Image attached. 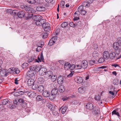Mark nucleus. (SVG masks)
Instances as JSON below:
<instances>
[{"label":"nucleus","instance_id":"nucleus-1","mask_svg":"<svg viewBox=\"0 0 121 121\" xmlns=\"http://www.w3.org/2000/svg\"><path fill=\"white\" fill-rule=\"evenodd\" d=\"M42 27L44 28V30L46 31H48L50 30L51 28L49 24L48 23L43 22L42 26Z\"/></svg>","mask_w":121,"mask_h":121},{"label":"nucleus","instance_id":"nucleus-2","mask_svg":"<svg viewBox=\"0 0 121 121\" xmlns=\"http://www.w3.org/2000/svg\"><path fill=\"white\" fill-rule=\"evenodd\" d=\"M21 7L22 9L26 11H28L29 13L32 12L31 11L32 9L31 8L30 5H21Z\"/></svg>","mask_w":121,"mask_h":121},{"label":"nucleus","instance_id":"nucleus-3","mask_svg":"<svg viewBox=\"0 0 121 121\" xmlns=\"http://www.w3.org/2000/svg\"><path fill=\"white\" fill-rule=\"evenodd\" d=\"M121 44V42L118 40V42H114L113 44V47L116 50L119 48Z\"/></svg>","mask_w":121,"mask_h":121},{"label":"nucleus","instance_id":"nucleus-4","mask_svg":"<svg viewBox=\"0 0 121 121\" xmlns=\"http://www.w3.org/2000/svg\"><path fill=\"white\" fill-rule=\"evenodd\" d=\"M47 71V69L44 68H42L39 69V73L41 76L45 74Z\"/></svg>","mask_w":121,"mask_h":121},{"label":"nucleus","instance_id":"nucleus-5","mask_svg":"<svg viewBox=\"0 0 121 121\" xmlns=\"http://www.w3.org/2000/svg\"><path fill=\"white\" fill-rule=\"evenodd\" d=\"M42 17L40 15H34L33 16L32 19L35 22L39 20H40V19H42Z\"/></svg>","mask_w":121,"mask_h":121},{"label":"nucleus","instance_id":"nucleus-6","mask_svg":"<svg viewBox=\"0 0 121 121\" xmlns=\"http://www.w3.org/2000/svg\"><path fill=\"white\" fill-rule=\"evenodd\" d=\"M64 78L63 77L61 76H59L57 79L58 83L60 84H63L64 82Z\"/></svg>","mask_w":121,"mask_h":121},{"label":"nucleus","instance_id":"nucleus-7","mask_svg":"<svg viewBox=\"0 0 121 121\" xmlns=\"http://www.w3.org/2000/svg\"><path fill=\"white\" fill-rule=\"evenodd\" d=\"M45 19H40L35 22L36 25L37 26L43 25V22H45Z\"/></svg>","mask_w":121,"mask_h":121},{"label":"nucleus","instance_id":"nucleus-8","mask_svg":"<svg viewBox=\"0 0 121 121\" xmlns=\"http://www.w3.org/2000/svg\"><path fill=\"white\" fill-rule=\"evenodd\" d=\"M79 13L78 11H76L73 14V16L74 18H73V20L74 21H77L79 19Z\"/></svg>","mask_w":121,"mask_h":121},{"label":"nucleus","instance_id":"nucleus-9","mask_svg":"<svg viewBox=\"0 0 121 121\" xmlns=\"http://www.w3.org/2000/svg\"><path fill=\"white\" fill-rule=\"evenodd\" d=\"M74 80L75 82L79 83H81L83 81L82 78L79 76H77L75 77Z\"/></svg>","mask_w":121,"mask_h":121},{"label":"nucleus","instance_id":"nucleus-10","mask_svg":"<svg viewBox=\"0 0 121 121\" xmlns=\"http://www.w3.org/2000/svg\"><path fill=\"white\" fill-rule=\"evenodd\" d=\"M25 14V12L24 11H22L18 12L17 15L19 18H22L24 16Z\"/></svg>","mask_w":121,"mask_h":121},{"label":"nucleus","instance_id":"nucleus-11","mask_svg":"<svg viewBox=\"0 0 121 121\" xmlns=\"http://www.w3.org/2000/svg\"><path fill=\"white\" fill-rule=\"evenodd\" d=\"M47 106L50 110H53L55 108V105L52 103H48L47 104Z\"/></svg>","mask_w":121,"mask_h":121},{"label":"nucleus","instance_id":"nucleus-12","mask_svg":"<svg viewBox=\"0 0 121 121\" xmlns=\"http://www.w3.org/2000/svg\"><path fill=\"white\" fill-rule=\"evenodd\" d=\"M82 68L85 69L87 68L88 66V62L86 60L82 61L81 64Z\"/></svg>","mask_w":121,"mask_h":121},{"label":"nucleus","instance_id":"nucleus-13","mask_svg":"<svg viewBox=\"0 0 121 121\" xmlns=\"http://www.w3.org/2000/svg\"><path fill=\"white\" fill-rule=\"evenodd\" d=\"M103 54V57L104 59H108L109 58V53L108 51H104V52Z\"/></svg>","mask_w":121,"mask_h":121},{"label":"nucleus","instance_id":"nucleus-14","mask_svg":"<svg viewBox=\"0 0 121 121\" xmlns=\"http://www.w3.org/2000/svg\"><path fill=\"white\" fill-rule=\"evenodd\" d=\"M58 90L61 93H63L65 91V88L64 86L61 85L58 88Z\"/></svg>","mask_w":121,"mask_h":121},{"label":"nucleus","instance_id":"nucleus-15","mask_svg":"<svg viewBox=\"0 0 121 121\" xmlns=\"http://www.w3.org/2000/svg\"><path fill=\"white\" fill-rule=\"evenodd\" d=\"M109 58L111 59H113L116 58V55L115 53L113 52H111L109 54Z\"/></svg>","mask_w":121,"mask_h":121},{"label":"nucleus","instance_id":"nucleus-16","mask_svg":"<svg viewBox=\"0 0 121 121\" xmlns=\"http://www.w3.org/2000/svg\"><path fill=\"white\" fill-rule=\"evenodd\" d=\"M24 92L22 91H20L19 90H18L17 92L14 93V95L15 96H19L20 95L23 94Z\"/></svg>","mask_w":121,"mask_h":121},{"label":"nucleus","instance_id":"nucleus-17","mask_svg":"<svg viewBox=\"0 0 121 121\" xmlns=\"http://www.w3.org/2000/svg\"><path fill=\"white\" fill-rule=\"evenodd\" d=\"M58 92L57 88L55 87L52 89L51 92V94L52 95H55L57 94Z\"/></svg>","mask_w":121,"mask_h":121},{"label":"nucleus","instance_id":"nucleus-18","mask_svg":"<svg viewBox=\"0 0 121 121\" xmlns=\"http://www.w3.org/2000/svg\"><path fill=\"white\" fill-rule=\"evenodd\" d=\"M86 107L87 109H92L93 108V104L91 103H87L86 105Z\"/></svg>","mask_w":121,"mask_h":121},{"label":"nucleus","instance_id":"nucleus-19","mask_svg":"<svg viewBox=\"0 0 121 121\" xmlns=\"http://www.w3.org/2000/svg\"><path fill=\"white\" fill-rule=\"evenodd\" d=\"M35 82L34 80L32 79H29L27 82V83L28 85L31 86Z\"/></svg>","mask_w":121,"mask_h":121},{"label":"nucleus","instance_id":"nucleus-20","mask_svg":"<svg viewBox=\"0 0 121 121\" xmlns=\"http://www.w3.org/2000/svg\"><path fill=\"white\" fill-rule=\"evenodd\" d=\"M31 98L34 97L36 95V93L32 91L29 92L27 94Z\"/></svg>","mask_w":121,"mask_h":121},{"label":"nucleus","instance_id":"nucleus-21","mask_svg":"<svg viewBox=\"0 0 121 121\" xmlns=\"http://www.w3.org/2000/svg\"><path fill=\"white\" fill-rule=\"evenodd\" d=\"M50 95V92L47 91H43L42 95L44 97H48Z\"/></svg>","mask_w":121,"mask_h":121},{"label":"nucleus","instance_id":"nucleus-22","mask_svg":"<svg viewBox=\"0 0 121 121\" xmlns=\"http://www.w3.org/2000/svg\"><path fill=\"white\" fill-rule=\"evenodd\" d=\"M34 72H32L29 70L28 71L27 73V75L28 76L30 77H31L34 75Z\"/></svg>","mask_w":121,"mask_h":121},{"label":"nucleus","instance_id":"nucleus-23","mask_svg":"<svg viewBox=\"0 0 121 121\" xmlns=\"http://www.w3.org/2000/svg\"><path fill=\"white\" fill-rule=\"evenodd\" d=\"M8 11L11 14L14 15L17 14L18 12L16 10H12L9 9L8 10Z\"/></svg>","mask_w":121,"mask_h":121},{"label":"nucleus","instance_id":"nucleus-24","mask_svg":"<svg viewBox=\"0 0 121 121\" xmlns=\"http://www.w3.org/2000/svg\"><path fill=\"white\" fill-rule=\"evenodd\" d=\"M85 90V88L84 87L82 86L79 87L78 89V92L80 93L84 92Z\"/></svg>","mask_w":121,"mask_h":121},{"label":"nucleus","instance_id":"nucleus-25","mask_svg":"<svg viewBox=\"0 0 121 121\" xmlns=\"http://www.w3.org/2000/svg\"><path fill=\"white\" fill-rule=\"evenodd\" d=\"M36 9L37 11H43L45 10V8L44 7L39 6Z\"/></svg>","mask_w":121,"mask_h":121},{"label":"nucleus","instance_id":"nucleus-26","mask_svg":"<svg viewBox=\"0 0 121 121\" xmlns=\"http://www.w3.org/2000/svg\"><path fill=\"white\" fill-rule=\"evenodd\" d=\"M44 90V86L43 85H40L38 87V91L40 92H42Z\"/></svg>","mask_w":121,"mask_h":121},{"label":"nucleus","instance_id":"nucleus-27","mask_svg":"<svg viewBox=\"0 0 121 121\" xmlns=\"http://www.w3.org/2000/svg\"><path fill=\"white\" fill-rule=\"evenodd\" d=\"M53 73L51 71H49L46 72L45 75L47 77H50L52 75Z\"/></svg>","mask_w":121,"mask_h":121},{"label":"nucleus","instance_id":"nucleus-28","mask_svg":"<svg viewBox=\"0 0 121 121\" xmlns=\"http://www.w3.org/2000/svg\"><path fill=\"white\" fill-rule=\"evenodd\" d=\"M62 108L61 110V112L62 114H64L66 111L67 110V108L66 107L63 106L60 109V110L61 108Z\"/></svg>","mask_w":121,"mask_h":121},{"label":"nucleus","instance_id":"nucleus-29","mask_svg":"<svg viewBox=\"0 0 121 121\" xmlns=\"http://www.w3.org/2000/svg\"><path fill=\"white\" fill-rule=\"evenodd\" d=\"M92 56L94 58H96L98 57L99 56V54L98 52L96 51H94L92 53Z\"/></svg>","mask_w":121,"mask_h":121},{"label":"nucleus","instance_id":"nucleus-30","mask_svg":"<svg viewBox=\"0 0 121 121\" xmlns=\"http://www.w3.org/2000/svg\"><path fill=\"white\" fill-rule=\"evenodd\" d=\"M0 72L3 76H7L8 74V73H7V71L5 69L2 70Z\"/></svg>","mask_w":121,"mask_h":121},{"label":"nucleus","instance_id":"nucleus-31","mask_svg":"<svg viewBox=\"0 0 121 121\" xmlns=\"http://www.w3.org/2000/svg\"><path fill=\"white\" fill-rule=\"evenodd\" d=\"M9 102L8 99H3L2 100V103L3 105H5Z\"/></svg>","mask_w":121,"mask_h":121},{"label":"nucleus","instance_id":"nucleus-32","mask_svg":"<svg viewBox=\"0 0 121 121\" xmlns=\"http://www.w3.org/2000/svg\"><path fill=\"white\" fill-rule=\"evenodd\" d=\"M71 65V64L68 62H67L65 63L64 65V68L65 69H69L70 66Z\"/></svg>","mask_w":121,"mask_h":121},{"label":"nucleus","instance_id":"nucleus-33","mask_svg":"<svg viewBox=\"0 0 121 121\" xmlns=\"http://www.w3.org/2000/svg\"><path fill=\"white\" fill-rule=\"evenodd\" d=\"M57 78V77L56 75H52L51 77V81L53 82L56 80Z\"/></svg>","mask_w":121,"mask_h":121},{"label":"nucleus","instance_id":"nucleus-34","mask_svg":"<svg viewBox=\"0 0 121 121\" xmlns=\"http://www.w3.org/2000/svg\"><path fill=\"white\" fill-rule=\"evenodd\" d=\"M82 6L84 7H89L90 5L89 4H88L86 1H84L82 3Z\"/></svg>","mask_w":121,"mask_h":121},{"label":"nucleus","instance_id":"nucleus-35","mask_svg":"<svg viewBox=\"0 0 121 121\" xmlns=\"http://www.w3.org/2000/svg\"><path fill=\"white\" fill-rule=\"evenodd\" d=\"M68 22H65L63 23L61 25L62 27L64 28L68 25Z\"/></svg>","mask_w":121,"mask_h":121},{"label":"nucleus","instance_id":"nucleus-36","mask_svg":"<svg viewBox=\"0 0 121 121\" xmlns=\"http://www.w3.org/2000/svg\"><path fill=\"white\" fill-rule=\"evenodd\" d=\"M94 99L96 100H100L101 99L100 95H96L94 97Z\"/></svg>","mask_w":121,"mask_h":121},{"label":"nucleus","instance_id":"nucleus-37","mask_svg":"<svg viewBox=\"0 0 121 121\" xmlns=\"http://www.w3.org/2000/svg\"><path fill=\"white\" fill-rule=\"evenodd\" d=\"M83 6H79L78 8V12L79 13H80V12L83 10Z\"/></svg>","mask_w":121,"mask_h":121},{"label":"nucleus","instance_id":"nucleus-38","mask_svg":"<svg viewBox=\"0 0 121 121\" xmlns=\"http://www.w3.org/2000/svg\"><path fill=\"white\" fill-rule=\"evenodd\" d=\"M35 66H32L30 67V70L32 72H35Z\"/></svg>","mask_w":121,"mask_h":121},{"label":"nucleus","instance_id":"nucleus-39","mask_svg":"<svg viewBox=\"0 0 121 121\" xmlns=\"http://www.w3.org/2000/svg\"><path fill=\"white\" fill-rule=\"evenodd\" d=\"M38 85L35 84L32 86V88L33 90H35L38 88Z\"/></svg>","mask_w":121,"mask_h":121},{"label":"nucleus","instance_id":"nucleus-40","mask_svg":"<svg viewBox=\"0 0 121 121\" xmlns=\"http://www.w3.org/2000/svg\"><path fill=\"white\" fill-rule=\"evenodd\" d=\"M38 81L40 83L42 84L44 82V79L41 77H40L38 78Z\"/></svg>","mask_w":121,"mask_h":121},{"label":"nucleus","instance_id":"nucleus-41","mask_svg":"<svg viewBox=\"0 0 121 121\" xmlns=\"http://www.w3.org/2000/svg\"><path fill=\"white\" fill-rule=\"evenodd\" d=\"M42 99V97L40 95H38L36 98L37 100L39 101L41 100Z\"/></svg>","mask_w":121,"mask_h":121},{"label":"nucleus","instance_id":"nucleus-42","mask_svg":"<svg viewBox=\"0 0 121 121\" xmlns=\"http://www.w3.org/2000/svg\"><path fill=\"white\" fill-rule=\"evenodd\" d=\"M35 56H32L28 60V61L29 62H32L35 59Z\"/></svg>","mask_w":121,"mask_h":121},{"label":"nucleus","instance_id":"nucleus-43","mask_svg":"<svg viewBox=\"0 0 121 121\" xmlns=\"http://www.w3.org/2000/svg\"><path fill=\"white\" fill-rule=\"evenodd\" d=\"M113 84L114 85H118L119 83V81L117 79H115L113 81Z\"/></svg>","mask_w":121,"mask_h":121},{"label":"nucleus","instance_id":"nucleus-44","mask_svg":"<svg viewBox=\"0 0 121 121\" xmlns=\"http://www.w3.org/2000/svg\"><path fill=\"white\" fill-rule=\"evenodd\" d=\"M34 15L33 14H29L28 13V16L27 17V18L28 19H29L30 18H32L33 19V16Z\"/></svg>","mask_w":121,"mask_h":121},{"label":"nucleus","instance_id":"nucleus-45","mask_svg":"<svg viewBox=\"0 0 121 121\" xmlns=\"http://www.w3.org/2000/svg\"><path fill=\"white\" fill-rule=\"evenodd\" d=\"M103 57H101L99 59L98 62L100 63H102L105 61Z\"/></svg>","mask_w":121,"mask_h":121},{"label":"nucleus","instance_id":"nucleus-46","mask_svg":"<svg viewBox=\"0 0 121 121\" xmlns=\"http://www.w3.org/2000/svg\"><path fill=\"white\" fill-rule=\"evenodd\" d=\"M75 67V65H72L70 66L69 68V69L71 70H73Z\"/></svg>","mask_w":121,"mask_h":121},{"label":"nucleus","instance_id":"nucleus-47","mask_svg":"<svg viewBox=\"0 0 121 121\" xmlns=\"http://www.w3.org/2000/svg\"><path fill=\"white\" fill-rule=\"evenodd\" d=\"M55 43V42H54L53 41H52L51 39L49 42L48 44L49 46H51L53 44Z\"/></svg>","mask_w":121,"mask_h":121},{"label":"nucleus","instance_id":"nucleus-48","mask_svg":"<svg viewBox=\"0 0 121 121\" xmlns=\"http://www.w3.org/2000/svg\"><path fill=\"white\" fill-rule=\"evenodd\" d=\"M112 115L115 114L118 116H119V113L118 112H117L115 110H114L112 112Z\"/></svg>","mask_w":121,"mask_h":121},{"label":"nucleus","instance_id":"nucleus-49","mask_svg":"<svg viewBox=\"0 0 121 121\" xmlns=\"http://www.w3.org/2000/svg\"><path fill=\"white\" fill-rule=\"evenodd\" d=\"M76 68L78 69H81L82 67V65L80 64L77 65H75Z\"/></svg>","mask_w":121,"mask_h":121},{"label":"nucleus","instance_id":"nucleus-50","mask_svg":"<svg viewBox=\"0 0 121 121\" xmlns=\"http://www.w3.org/2000/svg\"><path fill=\"white\" fill-rule=\"evenodd\" d=\"M14 71L15 72L16 74H18L20 72L19 69L17 68H16L13 69Z\"/></svg>","mask_w":121,"mask_h":121},{"label":"nucleus","instance_id":"nucleus-51","mask_svg":"<svg viewBox=\"0 0 121 121\" xmlns=\"http://www.w3.org/2000/svg\"><path fill=\"white\" fill-rule=\"evenodd\" d=\"M69 25L71 27H74L76 26V24H74L73 22H70L69 24Z\"/></svg>","mask_w":121,"mask_h":121},{"label":"nucleus","instance_id":"nucleus-52","mask_svg":"<svg viewBox=\"0 0 121 121\" xmlns=\"http://www.w3.org/2000/svg\"><path fill=\"white\" fill-rule=\"evenodd\" d=\"M28 2L31 4H33L36 2L35 0H27Z\"/></svg>","mask_w":121,"mask_h":121},{"label":"nucleus","instance_id":"nucleus-53","mask_svg":"<svg viewBox=\"0 0 121 121\" xmlns=\"http://www.w3.org/2000/svg\"><path fill=\"white\" fill-rule=\"evenodd\" d=\"M28 65V64L27 63H23L22 65V67L23 68H26Z\"/></svg>","mask_w":121,"mask_h":121},{"label":"nucleus","instance_id":"nucleus-54","mask_svg":"<svg viewBox=\"0 0 121 121\" xmlns=\"http://www.w3.org/2000/svg\"><path fill=\"white\" fill-rule=\"evenodd\" d=\"M115 87L113 86H112L110 88L111 91L114 92L115 93H116V94H117V91H115Z\"/></svg>","mask_w":121,"mask_h":121},{"label":"nucleus","instance_id":"nucleus-55","mask_svg":"<svg viewBox=\"0 0 121 121\" xmlns=\"http://www.w3.org/2000/svg\"><path fill=\"white\" fill-rule=\"evenodd\" d=\"M52 113L53 115L55 116H58L59 115V113L58 112L56 111H53Z\"/></svg>","mask_w":121,"mask_h":121},{"label":"nucleus","instance_id":"nucleus-56","mask_svg":"<svg viewBox=\"0 0 121 121\" xmlns=\"http://www.w3.org/2000/svg\"><path fill=\"white\" fill-rule=\"evenodd\" d=\"M48 34L47 33H44L43 36V38H47L48 36Z\"/></svg>","mask_w":121,"mask_h":121},{"label":"nucleus","instance_id":"nucleus-57","mask_svg":"<svg viewBox=\"0 0 121 121\" xmlns=\"http://www.w3.org/2000/svg\"><path fill=\"white\" fill-rule=\"evenodd\" d=\"M57 39V37L55 36L52 38L51 39L54 42H55L56 41V40Z\"/></svg>","mask_w":121,"mask_h":121},{"label":"nucleus","instance_id":"nucleus-58","mask_svg":"<svg viewBox=\"0 0 121 121\" xmlns=\"http://www.w3.org/2000/svg\"><path fill=\"white\" fill-rule=\"evenodd\" d=\"M13 71L14 70L13 68H10L8 70V72L10 73H13Z\"/></svg>","mask_w":121,"mask_h":121},{"label":"nucleus","instance_id":"nucleus-59","mask_svg":"<svg viewBox=\"0 0 121 121\" xmlns=\"http://www.w3.org/2000/svg\"><path fill=\"white\" fill-rule=\"evenodd\" d=\"M81 14L83 15H85L86 13V12L84 10H82V11L80 12Z\"/></svg>","mask_w":121,"mask_h":121},{"label":"nucleus","instance_id":"nucleus-60","mask_svg":"<svg viewBox=\"0 0 121 121\" xmlns=\"http://www.w3.org/2000/svg\"><path fill=\"white\" fill-rule=\"evenodd\" d=\"M73 73L74 72L73 71L71 72L70 73L67 75V77H72Z\"/></svg>","mask_w":121,"mask_h":121},{"label":"nucleus","instance_id":"nucleus-61","mask_svg":"<svg viewBox=\"0 0 121 121\" xmlns=\"http://www.w3.org/2000/svg\"><path fill=\"white\" fill-rule=\"evenodd\" d=\"M40 69V68H39L37 66H35V73L36 72H39V69Z\"/></svg>","mask_w":121,"mask_h":121},{"label":"nucleus","instance_id":"nucleus-62","mask_svg":"<svg viewBox=\"0 0 121 121\" xmlns=\"http://www.w3.org/2000/svg\"><path fill=\"white\" fill-rule=\"evenodd\" d=\"M41 46L38 47L36 49V51L37 52H39L41 49Z\"/></svg>","mask_w":121,"mask_h":121},{"label":"nucleus","instance_id":"nucleus-63","mask_svg":"<svg viewBox=\"0 0 121 121\" xmlns=\"http://www.w3.org/2000/svg\"><path fill=\"white\" fill-rule=\"evenodd\" d=\"M115 52L116 54V56L119 55L120 53V50L119 49H118L116 50Z\"/></svg>","mask_w":121,"mask_h":121},{"label":"nucleus","instance_id":"nucleus-64","mask_svg":"<svg viewBox=\"0 0 121 121\" xmlns=\"http://www.w3.org/2000/svg\"><path fill=\"white\" fill-rule=\"evenodd\" d=\"M40 57L41 60H44L43 54L42 52L41 53Z\"/></svg>","mask_w":121,"mask_h":121}]
</instances>
